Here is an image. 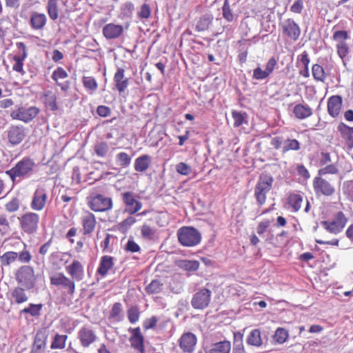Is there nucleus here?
<instances>
[{"mask_svg":"<svg viewBox=\"0 0 353 353\" xmlns=\"http://www.w3.org/2000/svg\"><path fill=\"white\" fill-rule=\"evenodd\" d=\"M232 117L234 119L233 127L234 128H239L243 123H247L248 121L246 120V113L239 112L237 110L232 111Z\"/></svg>","mask_w":353,"mask_h":353,"instance_id":"obj_45","label":"nucleus"},{"mask_svg":"<svg viewBox=\"0 0 353 353\" xmlns=\"http://www.w3.org/2000/svg\"><path fill=\"white\" fill-rule=\"evenodd\" d=\"M40 110L36 106L24 107L21 106L10 113L13 119L20 120L25 123L32 121L39 113Z\"/></svg>","mask_w":353,"mask_h":353,"instance_id":"obj_14","label":"nucleus"},{"mask_svg":"<svg viewBox=\"0 0 353 353\" xmlns=\"http://www.w3.org/2000/svg\"><path fill=\"white\" fill-rule=\"evenodd\" d=\"M303 202V196L297 193H291L288 197V203L294 212H298Z\"/></svg>","mask_w":353,"mask_h":353,"instance_id":"obj_40","label":"nucleus"},{"mask_svg":"<svg viewBox=\"0 0 353 353\" xmlns=\"http://www.w3.org/2000/svg\"><path fill=\"white\" fill-rule=\"evenodd\" d=\"M140 196L133 192L128 191L121 194V199L125 205V212L129 214H134L140 211L143 207L139 200Z\"/></svg>","mask_w":353,"mask_h":353,"instance_id":"obj_12","label":"nucleus"},{"mask_svg":"<svg viewBox=\"0 0 353 353\" xmlns=\"http://www.w3.org/2000/svg\"><path fill=\"white\" fill-rule=\"evenodd\" d=\"M11 232L10 224L5 214L0 215V232L6 234Z\"/></svg>","mask_w":353,"mask_h":353,"instance_id":"obj_55","label":"nucleus"},{"mask_svg":"<svg viewBox=\"0 0 353 353\" xmlns=\"http://www.w3.org/2000/svg\"><path fill=\"white\" fill-rule=\"evenodd\" d=\"M177 239L181 245L185 247H194L201 241V234L192 226H183L177 230Z\"/></svg>","mask_w":353,"mask_h":353,"instance_id":"obj_7","label":"nucleus"},{"mask_svg":"<svg viewBox=\"0 0 353 353\" xmlns=\"http://www.w3.org/2000/svg\"><path fill=\"white\" fill-rule=\"evenodd\" d=\"M157 321H158L157 317L155 316H152L150 318L146 319L143 321V326L144 329L146 330L153 329L156 327Z\"/></svg>","mask_w":353,"mask_h":353,"instance_id":"obj_64","label":"nucleus"},{"mask_svg":"<svg viewBox=\"0 0 353 353\" xmlns=\"http://www.w3.org/2000/svg\"><path fill=\"white\" fill-rule=\"evenodd\" d=\"M141 234L143 239L152 241L154 239L156 230L148 224H143L141 227Z\"/></svg>","mask_w":353,"mask_h":353,"instance_id":"obj_49","label":"nucleus"},{"mask_svg":"<svg viewBox=\"0 0 353 353\" xmlns=\"http://www.w3.org/2000/svg\"><path fill=\"white\" fill-rule=\"evenodd\" d=\"M47 17L43 13L32 12L30 15V26L32 30H42L47 23Z\"/></svg>","mask_w":353,"mask_h":353,"instance_id":"obj_31","label":"nucleus"},{"mask_svg":"<svg viewBox=\"0 0 353 353\" xmlns=\"http://www.w3.org/2000/svg\"><path fill=\"white\" fill-rule=\"evenodd\" d=\"M230 342L224 340L212 344L210 349L206 353H230Z\"/></svg>","mask_w":353,"mask_h":353,"instance_id":"obj_36","label":"nucleus"},{"mask_svg":"<svg viewBox=\"0 0 353 353\" xmlns=\"http://www.w3.org/2000/svg\"><path fill=\"white\" fill-rule=\"evenodd\" d=\"M301 149L300 142L295 139H287L284 141L282 152L285 153L290 150L298 151Z\"/></svg>","mask_w":353,"mask_h":353,"instance_id":"obj_43","label":"nucleus"},{"mask_svg":"<svg viewBox=\"0 0 353 353\" xmlns=\"http://www.w3.org/2000/svg\"><path fill=\"white\" fill-rule=\"evenodd\" d=\"M48 333L45 330H39L34 336L32 347L30 353H44L46 347Z\"/></svg>","mask_w":353,"mask_h":353,"instance_id":"obj_26","label":"nucleus"},{"mask_svg":"<svg viewBox=\"0 0 353 353\" xmlns=\"http://www.w3.org/2000/svg\"><path fill=\"white\" fill-rule=\"evenodd\" d=\"M19 201L17 198H12L5 205V208L8 212H15L19 209Z\"/></svg>","mask_w":353,"mask_h":353,"instance_id":"obj_61","label":"nucleus"},{"mask_svg":"<svg viewBox=\"0 0 353 353\" xmlns=\"http://www.w3.org/2000/svg\"><path fill=\"white\" fill-rule=\"evenodd\" d=\"M197 337L191 332L183 333L177 340V344L183 353H194L197 345Z\"/></svg>","mask_w":353,"mask_h":353,"instance_id":"obj_17","label":"nucleus"},{"mask_svg":"<svg viewBox=\"0 0 353 353\" xmlns=\"http://www.w3.org/2000/svg\"><path fill=\"white\" fill-rule=\"evenodd\" d=\"M137 220L133 216H128L122 221L119 224V230L121 232H126L133 224L136 223Z\"/></svg>","mask_w":353,"mask_h":353,"instance_id":"obj_57","label":"nucleus"},{"mask_svg":"<svg viewBox=\"0 0 353 353\" xmlns=\"http://www.w3.org/2000/svg\"><path fill=\"white\" fill-rule=\"evenodd\" d=\"M67 339V335L56 334L51 343L50 348L52 350L63 349L65 347Z\"/></svg>","mask_w":353,"mask_h":353,"instance_id":"obj_44","label":"nucleus"},{"mask_svg":"<svg viewBox=\"0 0 353 353\" xmlns=\"http://www.w3.org/2000/svg\"><path fill=\"white\" fill-rule=\"evenodd\" d=\"M349 39V33L346 30H336L332 34V39L336 42V53L342 60L344 65L351 59L350 46L347 42Z\"/></svg>","mask_w":353,"mask_h":353,"instance_id":"obj_5","label":"nucleus"},{"mask_svg":"<svg viewBox=\"0 0 353 353\" xmlns=\"http://www.w3.org/2000/svg\"><path fill=\"white\" fill-rule=\"evenodd\" d=\"M102 33L107 39H117L123 33V27L121 25L110 23L103 26Z\"/></svg>","mask_w":353,"mask_h":353,"instance_id":"obj_28","label":"nucleus"},{"mask_svg":"<svg viewBox=\"0 0 353 353\" xmlns=\"http://www.w3.org/2000/svg\"><path fill=\"white\" fill-rule=\"evenodd\" d=\"M176 170L182 175L187 176L191 172V168L187 163L181 162L176 165Z\"/></svg>","mask_w":353,"mask_h":353,"instance_id":"obj_62","label":"nucleus"},{"mask_svg":"<svg viewBox=\"0 0 353 353\" xmlns=\"http://www.w3.org/2000/svg\"><path fill=\"white\" fill-rule=\"evenodd\" d=\"M94 150L97 156L104 157L109 150L108 144L106 142H100L94 146Z\"/></svg>","mask_w":353,"mask_h":353,"instance_id":"obj_56","label":"nucleus"},{"mask_svg":"<svg viewBox=\"0 0 353 353\" xmlns=\"http://www.w3.org/2000/svg\"><path fill=\"white\" fill-rule=\"evenodd\" d=\"M45 105L52 111H56L59 109L57 98L54 93L48 91L44 94Z\"/></svg>","mask_w":353,"mask_h":353,"instance_id":"obj_39","label":"nucleus"},{"mask_svg":"<svg viewBox=\"0 0 353 353\" xmlns=\"http://www.w3.org/2000/svg\"><path fill=\"white\" fill-rule=\"evenodd\" d=\"M222 10H223V17L226 21L231 22L234 20V14L230 8V6L228 2V0H225L223 6L222 7Z\"/></svg>","mask_w":353,"mask_h":353,"instance_id":"obj_58","label":"nucleus"},{"mask_svg":"<svg viewBox=\"0 0 353 353\" xmlns=\"http://www.w3.org/2000/svg\"><path fill=\"white\" fill-rule=\"evenodd\" d=\"M114 258L112 256L104 255L101 256L97 273L102 278L106 276L108 272L114 267Z\"/></svg>","mask_w":353,"mask_h":353,"instance_id":"obj_32","label":"nucleus"},{"mask_svg":"<svg viewBox=\"0 0 353 353\" xmlns=\"http://www.w3.org/2000/svg\"><path fill=\"white\" fill-rule=\"evenodd\" d=\"M113 81L116 89L121 94L128 88L129 85V79L125 77V70L122 68H119L115 72Z\"/></svg>","mask_w":353,"mask_h":353,"instance_id":"obj_29","label":"nucleus"},{"mask_svg":"<svg viewBox=\"0 0 353 353\" xmlns=\"http://www.w3.org/2000/svg\"><path fill=\"white\" fill-rule=\"evenodd\" d=\"M152 159L148 154H143L134 161V168L135 171L138 172H145L151 165Z\"/></svg>","mask_w":353,"mask_h":353,"instance_id":"obj_33","label":"nucleus"},{"mask_svg":"<svg viewBox=\"0 0 353 353\" xmlns=\"http://www.w3.org/2000/svg\"><path fill=\"white\" fill-rule=\"evenodd\" d=\"M283 35L293 41H296L301 33V28L292 18L285 19L280 23Z\"/></svg>","mask_w":353,"mask_h":353,"instance_id":"obj_18","label":"nucleus"},{"mask_svg":"<svg viewBox=\"0 0 353 353\" xmlns=\"http://www.w3.org/2000/svg\"><path fill=\"white\" fill-rule=\"evenodd\" d=\"M34 160L30 157H24L14 167L6 172L10 178L14 181L17 178L24 179L30 176L36 168Z\"/></svg>","mask_w":353,"mask_h":353,"instance_id":"obj_1","label":"nucleus"},{"mask_svg":"<svg viewBox=\"0 0 353 353\" xmlns=\"http://www.w3.org/2000/svg\"><path fill=\"white\" fill-rule=\"evenodd\" d=\"M246 343L249 345L261 347L263 344L261 332L259 329L252 330L246 338Z\"/></svg>","mask_w":353,"mask_h":353,"instance_id":"obj_37","label":"nucleus"},{"mask_svg":"<svg viewBox=\"0 0 353 353\" xmlns=\"http://www.w3.org/2000/svg\"><path fill=\"white\" fill-rule=\"evenodd\" d=\"M337 131L344 141L348 149L353 148V127H350L343 122H340L337 127Z\"/></svg>","mask_w":353,"mask_h":353,"instance_id":"obj_27","label":"nucleus"},{"mask_svg":"<svg viewBox=\"0 0 353 353\" xmlns=\"http://www.w3.org/2000/svg\"><path fill=\"white\" fill-rule=\"evenodd\" d=\"M317 164L321 167L317 171L318 175L338 174L339 168L337 162H332L331 154L321 151L318 154Z\"/></svg>","mask_w":353,"mask_h":353,"instance_id":"obj_9","label":"nucleus"},{"mask_svg":"<svg viewBox=\"0 0 353 353\" xmlns=\"http://www.w3.org/2000/svg\"><path fill=\"white\" fill-rule=\"evenodd\" d=\"M122 312L123 307L121 303L119 302L114 303L110 312L109 319L119 321L121 320L120 316Z\"/></svg>","mask_w":353,"mask_h":353,"instance_id":"obj_51","label":"nucleus"},{"mask_svg":"<svg viewBox=\"0 0 353 353\" xmlns=\"http://www.w3.org/2000/svg\"><path fill=\"white\" fill-rule=\"evenodd\" d=\"M50 283L51 285L63 290L71 296H73L75 293V282L63 272H57L51 275L50 276Z\"/></svg>","mask_w":353,"mask_h":353,"instance_id":"obj_8","label":"nucleus"},{"mask_svg":"<svg viewBox=\"0 0 353 353\" xmlns=\"http://www.w3.org/2000/svg\"><path fill=\"white\" fill-rule=\"evenodd\" d=\"M269 74L266 72L265 70H262L260 67L256 68L253 70V78L257 80H262L268 78L269 77Z\"/></svg>","mask_w":353,"mask_h":353,"instance_id":"obj_63","label":"nucleus"},{"mask_svg":"<svg viewBox=\"0 0 353 353\" xmlns=\"http://www.w3.org/2000/svg\"><path fill=\"white\" fill-rule=\"evenodd\" d=\"M77 338L81 345L84 348L90 347L97 339L95 332L88 325H83L79 329L77 333Z\"/></svg>","mask_w":353,"mask_h":353,"instance_id":"obj_20","label":"nucleus"},{"mask_svg":"<svg viewBox=\"0 0 353 353\" xmlns=\"http://www.w3.org/2000/svg\"><path fill=\"white\" fill-rule=\"evenodd\" d=\"M128 332L131 334L129 338L131 347L140 353H145L144 336L141 332V328L139 327H130Z\"/></svg>","mask_w":353,"mask_h":353,"instance_id":"obj_22","label":"nucleus"},{"mask_svg":"<svg viewBox=\"0 0 353 353\" xmlns=\"http://www.w3.org/2000/svg\"><path fill=\"white\" fill-rule=\"evenodd\" d=\"M271 221L269 219H263L260 221L256 227V232L259 236L263 234L268 231L270 227Z\"/></svg>","mask_w":353,"mask_h":353,"instance_id":"obj_60","label":"nucleus"},{"mask_svg":"<svg viewBox=\"0 0 353 353\" xmlns=\"http://www.w3.org/2000/svg\"><path fill=\"white\" fill-rule=\"evenodd\" d=\"M151 15V8L148 3L143 4L139 11L137 12V17L141 19H147Z\"/></svg>","mask_w":353,"mask_h":353,"instance_id":"obj_59","label":"nucleus"},{"mask_svg":"<svg viewBox=\"0 0 353 353\" xmlns=\"http://www.w3.org/2000/svg\"><path fill=\"white\" fill-rule=\"evenodd\" d=\"M163 290V283L159 280H152L145 288L148 294H159Z\"/></svg>","mask_w":353,"mask_h":353,"instance_id":"obj_46","label":"nucleus"},{"mask_svg":"<svg viewBox=\"0 0 353 353\" xmlns=\"http://www.w3.org/2000/svg\"><path fill=\"white\" fill-rule=\"evenodd\" d=\"M65 272L74 281H81L85 276L83 264L77 259H74L72 262L65 265Z\"/></svg>","mask_w":353,"mask_h":353,"instance_id":"obj_21","label":"nucleus"},{"mask_svg":"<svg viewBox=\"0 0 353 353\" xmlns=\"http://www.w3.org/2000/svg\"><path fill=\"white\" fill-rule=\"evenodd\" d=\"M42 304H33L30 303L27 307L23 308L21 312L25 314H29L32 316H39L42 309Z\"/></svg>","mask_w":353,"mask_h":353,"instance_id":"obj_52","label":"nucleus"},{"mask_svg":"<svg viewBox=\"0 0 353 353\" xmlns=\"http://www.w3.org/2000/svg\"><path fill=\"white\" fill-rule=\"evenodd\" d=\"M46 10L49 18L52 21H57L59 16L58 0H48Z\"/></svg>","mask_w":353,"mask_h":353,"instance_id":"obj_38","label":"nucleus"},{"mask_svg":"<svg viewBox=\"0 0 353 353\" xmlns=\"http://www.w3.org/2000/svg\"><path fill=\"white\" fill-rule=\"evenodd\" d=\"M81 222L83 235H89L94 231L97 225V219L93 213L85 211L81 217Z\"/></svg>","mask_w":353,"mask_h":353,"instance_id":"obj_24","label":"nucleus"},{"mask_svg":"<svg viewBox=\"0 0 353 353\" xmlns=\"http://www.w3.org/2000/svg\"><path fill=\"white\" fill-rule=\"evenodd\" d=\"M49 202L48 190L43 185H38L31 197L30 208L35 212H41Z\"/></svg>","mask_w":353,"mask_h":353,"instance_id":"obj_10","label":"nucleus"},{"mask_svg":"<svg viewBox=\"0 0 353 353\" xmlns=\"http://www.w3.org/2000/svg\"><path fill=\"white\" fill-rule=\"evenodd\" d=\"M289 334L288 330L283 327H278L274 333V339L279 344L284 343L288 339Z\"/></svg>","mask_w":353,"mask_h":353,"instance_id":"obj_50","label":"nucleus"},{"mask_svg":"<svg viewBox=\"0 0 353 353\" xmlns=\"http://www.w3.org/2000/svg\"><path fill=\"white\" fill-rule=\"evenodd\" d=\"M312 109L307 104L299 103L294 105L293 113L299 119H305L312 114Z\"/></svg>","mask_w":353,"mask_h":353,"instance_id":"obj_34","label":"nucleus"},{"mask_svg":"<svg viewBox=\"0 0 353 353\" xmlns=\"http://www.w3.org/2000/svg\"><path fill=\"white\" fill-rule=\"evenodd\" d=\"M211 18L208 16H203L199 19L196 25V30L198 32H203L208 29L211 23Z\"/></svg>","mask_w":353,"mask_h":353,"instance_id":"obj_54","label":"nucleus"},{"mask_svg":"<svg viewBox=\"0 0 353 353\" xmlns=\"http://www.w3.org/2000/svg\"><path fill=\"white\" fill-rule=\"evenodd\" d=\"M82 83L85 89L92 94L98 88V83L94 77L92 76H84L82 78Z\"/></svg>","mask_w":353,"mask_h":353,"instance_id":"obj_42","label":"nucleus"},{"mask_svg":"<svg viewBox=\"0 0 353 353\" xmlns=\"http://www.w3.org/2000/svg\"><path fill=\"white\" fill-rule=\"evenodd\" d=\"M116 161L119 166L125 168L130 165L131 157L126 152H121L116 155Z\"/></svg>","mask_w":353,"mask_h":353,"instance_id":"obj_47","label":"nucleus"},{"mask_svg":"<svg viewBox=\"0 0 353 353\" xmlns=\"http://www.w3.org/2000/svg\"><path fill=\"white\" fill-rule=\"evenodd\" d=\"M273 177L267 174H261L254 187V197L259 206L265 204L267 194L271 190L273 184Z\"/></svg>","mask_w":353,"mask_h":353,"instance_id":"obj_6","label":"nucleus"},{"mask_svg":"<svg viewBox=\"0 0 353 353\" xmlns=\"http://www.w3.org/2000/svg\"><path fill=\"white\" fill-rule=\"evenodd\" d=\"M14 277L18 285L32 290L36 286L37 277L34 268L25 264L18 267L14 272Z\"/></svg>","mask_w":353,"mask_h":353,"instance_id":"obj_2","label":"nucleus"},{"mask_svg":"<svg viewBox=\"0 0 353 353\" xmlns=\"http://www.w3.org/2000/svg\"><path fill=\"white\" fill-rule=\"evenodd\" d=\"M28 290V288L20 285L14 287L10 292L8 299L10 303L17 305L26 303L29 299V296L27 293Z\"/></svg>","mask_w":353,"mask_h":353,"instance_id":"obj_25","label":"nucleus"},{"mask_svg":"<svg viewBox=\"0 0 353 353\" xmlns=\"http://www.w3.org/2000/svg\"><path fill=\"white\" fill-rule=\"evenodd\" d=\"M212 292L207 288H201L194 293L191 300V305L196 310L207 308L211 302Z\"/></svg>","mask_w":353,"mask_h":353,"instance_id":"obj_15","label":"nucleus"},{"mask_svg":"<svg viewBox=\"0 0 353 353\" xmlns=\"http://www.w3.org/2000/svg\"><path fill=\"white\" fill-rule=\"evenodd\" d=\"M88 206L94 212H105L112 208L113 203L111 198L98 194L90 198Z\"/></svg>","mask_w":353,"mask_h":353,"instance_id":"obj_16","label":"nucleus"},{"mask_svg":"<svg viewBox=\"0 0 353 353\" xmlns=\"http://www.w3.org/2000/svg\"><path fill=\"white\" fill-rule=\"evenodd\" d=\"M18 221L21 233L32 236L39 230L40 216L34 211H28L18 216Z\"/></svg>","mask_w":353,"mask_h":353,"instance_id":"obj_4","label":"nucleus"},{"mask_svg":"<svg viewBox=\"0 0 353 353\" xmlns=\"http://www.w3.org/2000/svg\"><path fill=\"white\" fill-rule=\"evenodd\" d=\"M348 219L342 211L338 212L332 221H323L321 224L330 233L336 234L345 227Z\"/></svg>","mask_w":353,"mask_h":353,"instance_id":"obj_13","label":"nucleus"},{"mask_svg":"<svg viewBox=\"0 0 353 353\" xmlns=\"http://www.w3.org/2000/svg\"><path fill=\"white\" fill-rule=\"evenodd\" d=\"M23 249L19 252L6 251L0 254V265L2 270L10 268L18 261L21 263L28 264L32 259L30 252L27 249V245L23 243Z\"/></svg>","mask_w":353,"mask_h":353,"instance_id":"obj_3","label":"nucleus"},{"mask_svg":"<svg viewBox=\"0 0 353 353\" xmlns=\"http://www.w3.org/2000/svg\"><path fill=\"white\" fill-rule=\"evenodd\" d=\"M68 77V74L66 70L62 67L57 68L52 74V79L55 82L56 85L60 87L61 90L64 92H67L70 88V82L65 81L62 83L59 81L65 79Z\"/></svg>","mask_w":353,"mask_h":353,"instance_id":"obj_30","label":"nucleus"},{"mask_svg":"<svg viewBox=\"0 0 353 353\" xmlns=\"http://www.w3.org/2000/svg\"><path fill=\"white\" fill-rule=\"evenodd\" d=\"M324 175L316 176L312 181L314 191L316 196H331L335 193L334 185L323 178Z\"/></svg>","mask_w":353,"mask_h":353,"instance_id":"obj_11","label":"nucleus"},{"mask_svg":"<svg viewBox=\"0 0 353 353\" xmlns=\"http://www.w3.org/2000/svg\"><path fill=\"white\" fill-rule=\"evenodd\" d=\"M176 265L180 269L186 272H195L200 266V263L196 260H178L176 261Z\"/></svg>","mask_w":353,"mask_h":353,"instance_id":"obj_35","label":"nucleus"},{"mask_svg":"<svg viewBox=\"0 0 353 353\" xmlns=\"http://www.w3.org/2000/svg\"><path fill=\"white\" fill-rule=\"evenodd\" d=\"M141 312L137 305L131 306L127 310V317L128 321L134 324L139 321Z\"/></svg>","mask_w":353,"mask_h":353,"instance_id":"obj_48","label":"nucleus"},{"mask_svg":"<svg viewBox=\"0 0 353 353\" xmlns=\"http://www.w3.org/2000/svg\"><path fill=\"white\" fill-rule=\"evenodd\" d=\"M28 130L22 125H11L7 131L9 143L12 145L21 143L27 135Z\"/></svg>","mask_w":353,"mask_h":353,"instance_id":"obj_19","label":"nucleus"},{"mask_svg":"<svg viewBox=\"0 0 353 353\" xmlns=\"http://www.w3.org/2000/svg\"><path fill=\"white\" fill-rule=\"evenodd\" d=\"M343 99L340 95H332L328 98L327 110L330 117L337 118L342 110Z\"/></svg>","mask_w":353,"mask_h":353,"instance_id":"obj_23","label":"nucleus"},{"mask_svg":"<svg viewBox=\"0 0 353 353\" xmlns=\"http://www.w3.org/2000/svg\"><path fill=\"white\" fill-rule=\"evenodd\" d=\"M312 74L316 81L325 82L327 74L324 68L319 64L315 63L312 67Z\"/></svg>","mask_w":353,"mask_h":353,"instance_id":"obj_41","label":"nucleus"},{"mask_svg":"<svg viewBox=\"0 0 353 353\" xmlns=\"http://www.w3.org/2000/svg\"><path fill=\"white\" fill-rule=\"evenodd\" d=\"M26 59L21 56H14L13 61L14 63L12 65V70L21 75H24L26 72L23 70V61Z\"/></svg>","mask_w":353,"mask_h":353,"instance_id":"obj_53","label":"nucleus"}]
</instances>
